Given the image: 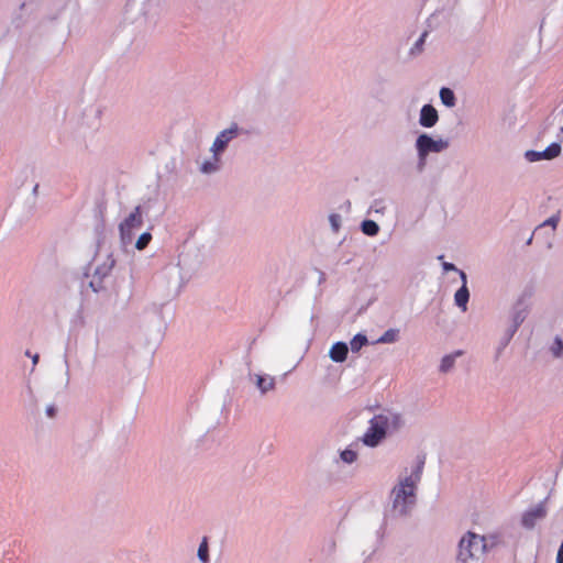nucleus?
<instances>
[{"instance_id":"f257e3e1","label":"nucleus","mask_w":563,"mask_h":563,"mask_svg":"<svg viewBox=\"0 0 563 563\" xmlns=\"http://www.w3.org/2000/svg\"><path fill=\"white\" fill-rule=\"evenodd\" d=\"M424 466V457L418 460L410 475L400 479L391 490L393 510L397 516H407L416 504V488L421 479Z\"/></svg>"},{"instance_id":"f03ea898","label":"nucleus","mask_w":563,"mask_h":563,"mask_svg":"<svg viewBox=\"0 0 563 563\" xmlns=\"http://www.w3.org/2000/svg\"><path fill=\"white\" fill-rule=\"evenodd\" d=\"M449 145V141L441 137L435 140L427 133H421L418 135L415 142V148L418 157L417 170H424L429 154L441 153L445 151Z\"/></svg>"},{"instance_id":"7ed1b4c3","label":"nucleus","mask_w":563,"mask_h":563,"mask_svg":"<svg viewBox=\"0 0 563 563\" xmlns=\"http://www.w3.org/2000/svg\"><path fill=\"white\" fill-rule=\"evenodd\" d=\"M95 268L89 280V287L95 291L99 292L106 289V280L109 278L114 265L115 260L111 252H107L104 255L99 251L95 256Z\"/></svg>"},{"instance_id":"20e7f679","label":"nucleus","mask_w":563,"mask_h":563,"mask_svg":"<svg viewBox=\"0 0 563 563\" xmlns=\"http://www.w3.org/2000/svg\"><path fill=\"white\" fill-rule=\"evenodd\" d=\"M486 547L485 537L468 531L459 542L456 560L459 563H468L477 553L485 552Z\"/></svg>"},{"instance_id":"39448f33","label":"nucleus","mask_w":563,"mask_h":563,"mask_svg":"<svg viewBox=\"0 0 563 563\" xmlns=\"http://www.w3.org/2000/svg\"><path fill=\"white\" fill-rule=\"evenodd\" d=\"M143 209L136 206L119 224L121 244L125 247L132 244L135 232L143 225Z\"/></svg>"},{"instance_id":"423d86ee","label":"nucleus","mask_w":563,"mask_h":563,"mask_svg":"<svg viewBox=\"0 0 563 563\" xmlns=\"http://www.w3.org/2000/svg\"><path fill=\"white\" fill-rule=\"evenodd\" d=\"M243 129L236 122H232L228 129L219 132L210 147L212 154H222L230 142L242 134Z\"/></svg>"},{"instance_id":"0eeeda50","label":"nucleus","mask_w":563,"mask_h":563,"mask_svg":"<svg viewBox=\"0 0 563 563\" xmlns=\"http://www.w3.org/2000/svg\"><path fill=\"white\" fill-rule=\"evenodd\" d=\"M386 434L387 432L382 423V419L375 415L369 420V426L363 434L362 441L366 446L375 448L385 439Z\"/></svg>"},{"instance_id":"6e6552de","label":"nucleus","mask_w":563,"mask_h":563,"mask_svg":"<svg viewBox=\"0 0 563 563\" xmlns=\"http://www.w3.org/2000/svg\"><path fill=\"white\" fill-rule=\"evenodd\" d=\"M547 500L538 503L536 506L527 509L521 516V526L525 529L531 530L536 527L537 522L543 520L548 515Z\"/></svg>"},{"instance_id":"1a4fd4ad","label":"nucleus","mask_w":563,"mask_h":563,"mask_svg":"<svg viewBox=\"0 0 563 563\" xmlns=\"http://www.w3.org/2000/svg\"><path fill=\"white\" fill-rule=\"evenodd\" d=\"M377 416L382 419V423H383L386 432L398 431L405 424L402 415L399 412L385 411Z\"/></svg>"},{"instance_id":"9d476101","label":"nucleus","mask_w":563,"mask_h":563,"mask_svg":"<svg viewBox=\"0 0 563 563\" xmlns=\"http://www.w3.org/2000/svg\"><path fill=\"white\" fill-rule=\"evenodd\" d=\"M439 121V114L437 109L432 104H424L420 109L419 124L422 128L431 129Z\"/></svg>"},{"instance_id":"9b49d317","label":"nucleus","mask_w":563,"mask_h":563,"mask_svg":"<svg viewBox=\"0 0 563 563\" xmlns=\"http://www.w3.org/2000/svg\"><path fill=\"white\" fill-rule=\"evenodd\" d=\"M527 316H528L527 306L525 305L523 300L520 299L515 303V306L512 308L510 328L518 331L519 327L523 323Z\"/></svg>"},{"instance_id":"f8f14e48","label":"nucleus","mask_w":563,"mask_h":563,"mask_svg":"<svg viewBox=\"0 0 563 563\" xmlns=\"http://www.w3.org/2000/svg\"><path fill=\"white\" fill-rule=\"evenodd\" d=\"M349 353V346L345 342H335L330 351L329 357L335 363H342L346 360Z\"/></svg>"},{"instance_id":"ddd939ff","label":"nucleus","mask_w":563,"mask_h":563,"mask_svg":"<svg viewBox=\"0 0 563 563\" xmlns=\"http://www.w3.org/2000/svg\"><path fill=\"white\" fill-rule=\"evenodd\" d=\"M221 154H212V157L203 161L199 166V172L203 175H211L221 168Z\"/></svg>"},{"instance_id":"4468645a","label":"nucleus","mask_w":563,"mask_h":563,"mask_svg":"<svg viewBox=\"0 0 563 563\" xmlns=\"http://www.w3.org/2000/svg\"><path fill=\"white\" fill-rule=\"evenodd\" d=\"M255 385L260 389L261 394H266L275 388V378L267 375H254Z\"/></svg>"},{"instance_id":"2eb2a0df","label":"nucleus","mask_w":563,"mask_h":563,"mask_svg":"<svg viewBox=\"0 0 563 563\" xmlns=\"http://www.w3.org/2000/svg\"><path fill=\"white\" fill-rule=\"evenodd\" d=\"M470 290L467 287H460L454 294L455 305L464 312L467 310Z\"/></svg>"},{"instance_id":"dca6fc26","label":"nucleus","mask_w":563,"mask_h":563,"mask_svg":"<svg viewBox=\"0 0 563 563\" xmlns=\"http://www.w3.org/2000/svg\"><path fill=\"white\" fill-rule=\"evenodd\" d=\"M461 355L462 351H456L454 353L444 355L441 360L439 371L441 373H449L454 367L455 360Z\"/></svg>"},{"instance_id":"f3484780","label":"nucleus","mask_w":563,"mask_h":563,"mask_svg":"<svg viewBox=\"0 0 563 563\" xmlns=\"http://www.w3.org/2000/svg\"><path fill=\"white\" fill-rule=\"evenodd\" d=\"M439 97L441 102L448 108H453L456 104V98L451 88L442 87L440 89Z\"/></svg>"},{"instance_id":"a211bd4d","label":"nucleus","mask_w":563,"mask_h":563,"mask_svg":"<svg viewBox=\"0 0 563 563\" xmlns=\"http://www.w3.org/2000/svg\"><path fill=\"white\" fill-rule=\"evenodd\" d=\"M197 556L200 563H210L209 543L207 537L202 538L198 547Z\"/></svg>"},{"instance_id":"6ab92c4d","label":"nucleus","mask_w":563,"mask_h":563,"mask_svg":"<svg viewBox=\"0 0 563 563\" xmlns=\"http://www.w3.org/2000/svg\"><path fill=\"white\" fill-rule=\"evenodd\" d=\"M368 344L367 336L363 333L355 334L350 341V349L353 353H357L363 346Z\"/></svg>"},{"instance_id":"aec40b11","label":"nucleus","mask_w":563,"mask_h":563,"mask_svg":"<svg viewBox=\"0 0 563 563\" xmlns=\"http://www.w3.org/2000/svg\"><path fill=\"white\" fill-rule=\"evenodd\" d=\"M361 230L367 236H376L379 232V225L374 220H364L361 223Z\"/></svg>"},{"instance_id":"412c9836","label":"nucleus","mask_w":563,"mask_h":563,"mask_svg":"<svg viewBox=\"0 0 563 563\" xmlns=\"http://www.w3.org/2000/svg\"><path fill=\"white\" fill-rule=\"evenodd\" d=\"M428 36V32H423L419 38L413 43V45L411 46L410 51H409V55L410 56H417L419 54L422 53L423 51V45L426 43V38Z\"/></svg>"},{"instance_id":"4be33fe9","label":"nucleus","mask_w":563,"mask_h":563,"mask_svg":"<svg viewBox=\"0 0 563 563\" xmlns=\"http://www.w3.org/2000/svg\"><path fill=\"white\" fill-rule=\"evenodd\" d=\"M398 330L397 329H388L385 331L378 339L377 343H394L398 339Z\"/></svg>"},{"instance_id":"5701e85b","label":"nucleus","mask_w":563,"mask_h":563,"mask_svg":"<svg viewBox=\"0 0 563 563\" xmlns=\"http://www.w3.org/2000/svg\"><path fill=\"white\" fill-rule=\"evenodd\" d=\"M151 241H152V234L148 231H146L137 238L134 246L136 250L143 251L147 247V245L150 244Z\"/></svg>"},{"instance_id":"b1692460","label":"nucleus","mask_w":563,"mask_h":563,"mask_svg":"<svg viewBox=\"0 0 563 563\" xmlns=\"http://www.w3.org/2000/svg\"><path fill=\"white\" fill-rule=\"evenodd\" d=\"M561 145L558 142L551 143L544 151L547 159H553L561 154Z\"/></svg>"},{"instance_id":"393cba45","label":"nucleus","mask_w":563,"mask_h":563,"mask_svg":"<svg viewBox=\"0 0 563 563\" xmlns=\"http://www.w3.org/2000/svg\"><path fill=\"white\" fill-rule=\"evenodd\" d=\"M525 158L530 163H534L542 159H547V156L544 154V151L529 150L525 153Z\"/></svg>"},{"instance_id":"a878e982","label":"nucleus","mask_w":563,"mask_h":563,"mask_svg":"<svg viewBox=\"0 0 563 563\" xmlns=\"http://www.w3.org/2000/svg\"><path fill=\"white\" fill-rule=\"evenodd\" d=\"M550 351L555 357H561L563 355V339L556 336L550 347Z\"/></svg>"},{"instance_id":"bb28decb","label":"nucleus","mask_w":563,"mask_h":563,"mask_svg":"<svg viewBox=\"0 0 563 563\" xmlns=\"http://www.w3.org/2000/svg\"><path fill=\"white\" fill-rule=\"evenodd\" d=\"M340 457L344 463L352 464L357 459V453L351 449H345L340 453Z\"/></svg>"},{"instance_id":"cd10ccee","label":"nucleus","mask_w":563,"mask_h":563,"mask_svg":"<svg viewBox=\"0 0 563 563\" xmlns=\"http://www.w3.org/2000/svg\"><path fill=\"white\" fill-rule=\"evenodd\" d=\"M386 206L383 199H375L369 207L368 213H382L384 214Z\"/></svg>"},{"instance_id":"c85d7f7f","label":"nucleus","mask_w":563,"mask_h":563,"mask_svg":"<svg viewBox=\"0 0 563 563\" xmlns=\"http://www.w3.org/2000/svg\"><path fill=\"white\" fill-rule=\"evenodd\" d=\"M329 222L333 232H339L341 229L342 217L339 213H331L329 216Z\"/></svg>"},{"instance_id":"c756f323","label":"nucleus","mask_w":563,"mask_h":563,"mask_svg":"<svg viewBox=\"0 0 563 563\" xmlns=\"http://www.w3.org/2000/svg\"><path fill=\"white\" fill-rule=\"evenodd\" d=\"M560 216L559 213L551 216L549 219H547L544 222H542L537 230L543 228V227H551L554 231L559 224Z\"/></svg>"},{"instance_id":"7c9ffc66","label":"nucleus","mask_w":563,"mask_h":563,"mask_svg":"<svg viewBox=\"0 0 563 563\" xmlns=\"http://www.w3.org/2000/svg\"><path fill=\"white\" fill-rule=\"evenodd\" d=\"M516 332H517V330H515L510 327L506 330V332L500 341L499 352L501 351V349H504L508 345V343L511 341V339L514 338Z\"/></svg>"},{"instance_id":"2f4dec72","label":"nucleus","mask_w":563,"mask_h":563,"mask_svg":"<svg viewBox=\"0 0 563 563\" xmlns=\"http://www.w3.org/2000/svg\"><path fill=\"white\" fill-rule=\"evenodd\" d=\"M442 268L444 272H457L459 268L453 264L449 262H443Z\"/></svg>"},{"instance_id":"473e14b6","label":"nucleus","mask_w":563,"mask_h":563,"mask_svg":"<svg viewBox=\"0 0 563 563\" xmlns=\"http://www.w3.org/2000/svg\"><path fill=\"white\" fill-rule=\"evenodd\" d=\"M56 411L57 409L54 405H48L45 410L47 417L49 418H54L56 416Z\"/></svg>"},{"instance_id":"72a5a7b5","label":"nucleus","mask_w":563,"mask_h":563,"mask_svg":"<svg viewBox=\"0 0 563 563\" xmlns=\"http://www.w3.org/2000/svg\"><path fill=\"white\" fill-rule=\"evenodd\" d=\"M457 273H459L461 282H462L461 287H467V275L465 274V272L459 269Z\"/></svg>"},{"instance_id":"f704fd0d","label":"nucleus","mask_w":563,"mask_h":563,"mask_svg":"<svg viewBox=\"0 0 563 563\" xmlns=\"http://www.w3.org/2000/svg\"><path fill=\"white\" fill-rule=\"evenodd\" d=\"M25 355L29 356L30 360H32L33 367L38 363V360H40V355L38 354L32 355L30 351H26Z\"/></svg>"},{"instance_id":"c9c22d12","label":"nucleus","mask_w":563,"mask_h":563,"mask_svg":"<svg viewBox=\"0 0 563 563\" xmlns=\"http://www.w3.org/2000/svg\"><path fill=\"white\" fill-rule=\"evenodd\" d=\"M556 563H563V542L560 544V548L558 550Z\"/></svg>"},{"instance_id":"e433bc0d","label":"nucleus","mask_w":563,"mask_h":563,"mask_svg":"<svg viewBox=\"0 0 563 563\" xmlns=\"http://www.w3.org/2000/svg\"><path fill=\"white\" fill-rule=\"evenodd\" d=\"M328 549H329V552H333L334 549H335V542L334 540H329V543H328Z\"/></svg>"},{"instance_id":"4c0bfd02","label":"nucleus","mask_w":563,"mask_h":563,"mask_svg":"<svg viewBox=\"0 0 563 563\" xmlns=\"http://www.w3.org/2000/svg\"><path fill=\"white\" fill-rule=\"evenodd\" d=\"M325 280V274L323 272H320L319 274V284L323 283Z\"/></svg>"},{"instance_id":"58836bf2","label":"nucleus","mask_w":563,"mask_h":563,"mask_svg":"<svg viewBox=\"0 0 563 563\" xmlns=\"http://www.w3.org/2000/svg\"><path fill=\"white\" fill-rule=\"evenodd\" d=\"M65 365H66V375L68 376L69 365H68L67 361H65ZM68 382H69V378L67 377L66 384H68Z\"/></svg>"},{"instance_id":"ea45409f","label":"nucleus","mask_w":563,"mask_h":563,"mask_svg":"<svg viewBox=\"0 0 563 563\" xmlns=\"http://www.w3.org/2000/svg\"><path fill=\"white\" fill-rule=\"evenodd\" d=\"M37 190H38V184H36L33 188V194L36 195L37 194Z\"/></svg>"},{"instance_id":"a19ab883","label":"nucleus","mask_w":563,"mask_h":563,"mask_svg":"<svg viewBox=\"0 0 563 563\" xmlns=\"http://www.w3.org/2000/svg\"><path fill=\"white\" fill-rule=\"evenodd\" d=\"M532 239H533V234H532V235L527 240V244H528V245H529V244H531Z\"/></svg>"},{"instance_id":"79ce46f5","label":"nucleus","mask_w":563,"mask_h":563,"mask_svg":"<svg viewBox=\"0 0 563 563\" xmlns=\"http://www.w3.org/2000/svg\"><path fill=\"white\" fill-rule=\"evenodd\" d=\"M443 258H444V255H439V256H438V260H439V261H443Z\"/></svg>"},{"instance_id":"37998d69","label":"nucleus","mask_w":563,"mask_h":563,"mask_svg":"<svg viewBox=\"0 0 563 563\" xmlns=\"http://www.w3.org/2000/svg\"><path fill=\"white\" fill-rule=\"evenodd\" d=\"M561 132L563 133V126L561 128Z\"/></svg>"}]
</instances>
